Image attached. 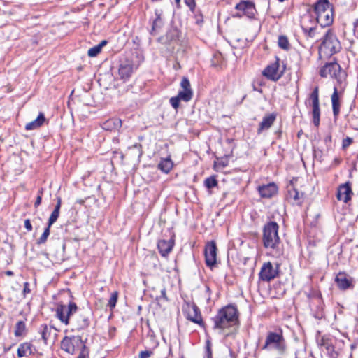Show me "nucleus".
Wrapping results in <instances>:
<instances>
[{"mask_svg": "<svg viewBox=\"0 0 358 358\" xmlns=\"http://www.w3.org/2000/svg\"><path fill=\"white\" fill-rule=\"evenodd\" d=\"M278 44V46L282 50H288L289 49V43L287 37L285 36H279Z\"/></svg>", "mask_w": 358, "mask_h": 358, "instance_id": "c9c22d12", "label": "nucleus"}, {"mask_svg": "<svg viewBox=\"0 0 358 358\" xmlns=\"http://www.w3.org/2000/svg\"><path fill=\"white\" fill-rule=\"evenodd\" d=\"M134 71V63L128 59H122L120 62L118 74L121 79L127 80Z\"/></svg>", "mask_w": 358, "mask_h": 358, "instance_id": "9b49d317", "label": "nucleus"}, {"mask_svg": "<svg viewBox=\"0 0 358 358\" xmlns=\"http://www.w3.org/2000/svg\"><path fill=\"white\" fill-rule=\"evenodd\" d=\"M180 87L184 91H192L189 80L187 78L183 77L180 82Z\"/></svg>", "mask_w": 358, "mask_h": 358, "instance_id": "a19ab883", "label": "nucleus"}, {"mask_svg": "<svg viewBox=\"0 0 358 358\" xmlns=\"http://www.w3.org/2000/svg\"><path fill=\"white\" fill-rule=\"evenodd\" d=\"M45 121V115L43 113H40L36 119L34 120L27 123L25 125L26 130H34L43 125L44 122Z\"/></svg>", "mask_w": 358, "mask_h": 358, "instance_id": "a878e982", "label": "nucleus"}, {"mask_svg": "<svg viewBox=\"0 0 358 358\" xmlns=\"http://www.w3.org/2000/svg\"><path fill=\"white\" fill-rule=\"evenodd\" d=\"M59 216V212L55 210L52 212L48 222V225H49V227H51V226L57 221Z\"/></svg>", "mask_w": 358, "mask_h": 358, "instance_id": "37998d69", "label": "nucleus"}, {"mask_svg": "<svg viewBox=\"0 0 358 358\" xmlns=\"http://www.w3.org/2000/svg\"><path fill=\"white\" fill-rule=\"evenodd\" d=\"M194 14V16L196 18V24H201L203 22V15L201 14V13L200 11L196 12L195 10V13Z\"/></svg>", "mask_w": 358, "mask_h": 358, "instance_id": "603ef678", "label": "nucleus"}, {"mask_svg": "<svg viewBox=\"0 0 358 358\" xmlns=\"http://www.w3.org/2000/svg\"><path fill=\"white\" fill-rule=\"evenodd\" d=\"M43 193V189H40L38 192V196L36 197V199L34 203L35 208H38L41 205V201H42Z\"/></svg>", "mask_w": 358, "mask_h": 358, "instance_id": "09e8293b", "label": "nucleus"}, {"mask_svg": "<svg viewBox=\"0 0 358 358\" xmlns=\"http://www.w3.org/2000/svg\"><path fill=\"white\" fill-rule=\"evenodd\" d=\"M278 186L274 182L262 185L258 187V192L262 198H271L278 193Z\"/></svg>", "mask_w": 358, "mask_h": 358, "instance_id": "dca6fc26", "label": "nucleus"}, {"mask_svg": "<svg viewBox=\"0 0 358 358\" xmlns=\"http://www.w3.org/2000/svg\"><path fill=\"white\" fill-rule=\"evenodd\" d=\"M6 274L7 275L11 276V275H13V271H7L6 272Z\"/></svg>", "mask_w": 358, "mask_h": 358, "instance_id": "69168bd1", "label": "nucleus"}, {"mask_svg": "<svg viewBox=\"0 0 358 358\" xmlns=\"http://www.w3.org/2000/svg\"><path fill=\"white\" fill-rule=\"evenodd\" d=\"M189 310L187 311L186 317L191 322L199 324L200 327L205 328V323L203 321L200 309L196 304L189 306Z\"/></svg>", "mask_w": 358, "mask_h": 358, "instance_id": "f8f14e48", "label": "nucleus"}, {"mask_svg": "<svg viewBox=\"0 0 358 358\" xmlns=\"http://www.w3.org/2000/svg\"><path fill=\"white\" fill-rule=\"evenodd\" d=\"M341 44L331 30H328L322 38V43L319 47V56L331 57L338 53L341 50Z\"/></svg>", "mask_w": 358, "mask_h": 358, "instance_id": "20e7f679", "label": "nucleus"}, {"mask_svg": "<svg viewBox=\"0 0 358 358\" xmlns=\"http://www.w3.org/2000/svg\"><path fill=\"white\" fill-rule=\"evenodd\" d=\"M217 248L215 241H210L206 244L204 255L205 262L208 267L212 268L217 264Z\"/></svg>", "mask_w": 358, "mask_h": 358, "instance_id": "6e6552de", "label": "nucleus"}, {"mask_svg": "<svg viewBox=\"0 0 358 358\" xmlns=\"http://www.w3.org/2000/svg\"><path fill=\"white\" fill-rule=\"evenodd\" d=\"M153 355V351L152 350H146L141 351L138 357L139 358H150Z\"/></svg>", "mask_w": 358, "mask_h": 358, "instance_id": "de8ad7c7", "label": "nucleus"}, {"mask_svg": "<svg viewBox=\"0 0 358 358\" xmlns=\"http://www.w3.org/2000/svg\"><path fill=\"white\" fill-rule=\"evenodd\" d=\"M66 308L69 310V311L74 313L78 310L77 305L73 302H70L69 305L66 306Z\"/></svg>", "mask_w": 358, "mask_h": 358, "instance_id": "864d4df0", "label": "nucleus"}, {"mask_svg": "<svg viewBox=\"0 0 358 358\" xmlns=\"http://www.w3.org/2000/svg\"><path fill=\"white\" fill-rule=\"evenodd\" d=\"M90 322L89 318L82 314L78 315L73 321V327L78 331L83 330L87 328L90 326Z\"/></svg>", "mask_w": 358, "mask_h": 358, "instance_id": "b1692460", "label": "nucleus"}, {"mask_svg": "<svg viewBox=\"0 0 358 358\" xmlns=\"http://www.w3.org/2000/svg\"><path fill=\"white\" fill-rule=\"evenodd\" d=\"M243 15H243L242 13H236V14L234 15L233 16H234V17H238V18H241V17H242Z\"/></svg>", "mask_w": 358, "mask_h": 358, "instance_id": "0e129e2a", "label": "nucleus"}, {"mask_svg": "<svg viewBox=\"0 0 358 358\" xmlns=\"http://www.w3.org/2000/svg\"><path fill=\"white\" fill-rule=\"evenodd\" d=\"M85 345L79 336H65L61 341V348L69 354H74L76 349Z\"/></svg>", "mask_w": 358, "mask_h": 358, "instance_id": "0eeeda50", "label": "nucleus"}, {"mask_svg": "<svg viewBox=\"0 0 358 358\" xmlns=\"http://www.w3.org/2000/svg\"><path fill=\"white\" fill-rule=\"evenodd\" d=\"M238 311L236 306L229 304L219 309L217 314L211 317L213 329L223 331L238 324Z\"/></svg>", "mask_w": 358, "mask_h": 358, "instance_id": "f257e3e1", "label": "nucleus"}, {"mask_svg": "<svg viewBox=\"0 0 358 358\" xmlns=\"http://www.w3.org/2000/svg\"><path fill=\"white\" fill-rule=\"evenodd\" d=\"M26 330V324L23 321H19L15 324L14 334L15 336H21Z\"/></svg>", "mask_w": 358, "mask_h": 358, "instance_id": "72a5a7b5", "label": "nucleus"}, {"mask_svg": "<svg viewBox=\"0 0 358 358\" xmlns=\"http://www.w3.org/2000/svg\"><path fill=\"white\" fill-rule=\"evenodd\" d=\"M287 349V344L282 329H278L275 331H268L264 344L262 347V350L273 351L279 356L286 355Z\"/></svg>", "mask_w": 358, "mask_h": 358, "instance_id": "f03ea898", "label": "nucleus"}, {"mask_svg": "<svg viewBox=\"0 0 358 358\" xmlns=\"http://www.w3.org/2000/svg\"><path fill=\"white\" fill-rule=\"evenodd\" d=\"M77 358H89V350L86 345H83Z\"/></svg>", "mask_w": 358, "mask_h": 358, "instance_id": "a18cd8bd", "label": "nucleus"}, {"mask_svg": "<svg viewBox=\"0 0 358 358\" xmlns=\"http://www.w3.org/2000/svg\"><path fill=\"white\" fill-rule=\"evenodd\" d=\"M32 346H33L32 344H31L30 343H28V342H24L23 343H21L17 348V356L21 358V357H27V356L31 355Z\"/></svg>", "mask_w": 358, "mask_h": 358, "instance_id": "bb28decb", "label": "nucleus"}, {"mask_svg": "<svg viewBox=\"0 0 358 358\" xmlns=\"http://www.w3.org/2000/svg\"><path fill=\"white\" fill-rule=\"evenodd\" d=\"M174 245V241L170 240H159L157 243V248L162 256L166 257L172 250Z\"/></svg>", "mask_w": 358, "mask_h": 358, "instance_id": "4be33fe9", "label": "nucleus"}, {"mask_svg": "<svg viewBox=\"0 0 358 358\" xmlns=\"http://www.w3.org/2000/svg\"><path fill=\"white\" fill-rule=\"evenodd\" d=\"M303 194H301L298 190L291 184L287 187V198L288 200L293 201L295 203H301Z\"/></svg>", "mask_w": 358, "mask_h": 358, "instance_id": "393cba45", "label": "nucleus"}, {"mask_svg": "<svg viewBox=\"0 0 358 358\" xmlns=\"http://www.w3.org/2000/svg\"><path fill=\"white\" fill-rule=\"evenodd\" d=\"M65 313H66L65 315H66V317H67V321H68V324H69V317L73 313L70 312V311H69V310L66 308Z\"/></svg>", "mask_w": 358, "mask_h": 358, "instance_id": "680f3d73", "label": "nucleus"}, {"mask_svg": "<svg viewBox=\"0 0 358 358\" xmlns=\"http://www.w3.org/2000/svg\"><path fill=\"white\" fill-rule=\"evenodd\" d=\"M350 183L349 182L342 184L338 186L337 189L336 197L338 201H342L344 203H348L351 200L352 194Z\"/></svg>", "mask_w": 358, "mask_h": 358, "instance_id": "2eb2a0df", "label": "nucleus"}, {"mask_svg": "<svg viewBox=\"0 0 358 358\" xmlns=\"http://www.w3.org/2000/svg\"><path fill=\"white\" fill-rule=\"evenodd\" d=\"M50 233V227H49V225H47V227L45 228L43 233L41 236V237L37 239L36 244L41 245L46 242L49 235Z\"/></svg>", "mask_w": 358, "mask_h": 358, "instance_id": "4c0bfd02", "label": "nucleus"}, {"mask_svg": "<svg viewBox=\"0 0 358 358\" xmlns=\"http://www.w3.org/2000/svg\"><path fill=\"white\" fill-rule=\"evenodd\" d=\"M313 10L317 17L319 15L326 13L327 10H333V6L329 0H319L315 3Z\"/></svg>", "mask_w": 358, "mask_h": 358, "instance_id": "412c9836", "label": "nucleus"}, {"mask_svg": "<svg viewBox=\"0 0 358 358\" xmlns=\"http://www.w3.org/2000/svg\"><path fill=\"white\" fill-rule=\"evenodd\" d=\"M181 101H183L185 102L189 101L193 96V92L192 91H184L180 90L178 92V94L177 95Z\"/></svg>", "mask_w": 358, "mask_h": 358, "instance_id": "f704fd0d", "label": "nucleus"}, {"mask_svg": "<svg viewBox=\"0 0 358 358\" xmlns=\"http://www.w3.org/2000/svg\"><path fill=\"white\" fill-rule=\"evenodd\" d=\"M317 29V27L307 28V27H305L304 26H302V30H303V33L305 34V35L307 37H309V38H315V37Z\"/></svg>", "mask_w": 358, "mask_h": 358, "instance_id": "ea45409f", "label": "nucleus"}, {"mask_svg": "<svg viewBox=\"0 0 358 358\" xmlns=\"http://www.w3.org/2000/svg\"><path fill=\"white\" fill-rule=\"evenodd\" d=\"M118 295L119 293L117 291H115L111 294V296L108 302V306L110 310H113L115 307L118 299Z\"/></svg>", "mask_w": 358, "mask_h": 358, "instance_id": "58836bf2", "label": "nucleus"}, {"mask_svg": "<svg viewBox=\"0 0 358 358\" xmlns=\"http://www.w3.org/2000/svg\"><path fill=\"white\" fill-rule=\"evenodd\" d=\"M160 297L163 298L165 301H168V297L166 296V289L165 288H163L161 290V296H160Z\"/></svg>", "mask_w": 358, "mask_h": 358, "instance_id": "052dcab7", "label": "nucleus"}, {"mask_svg": "<svg viewBox=\"0 0 358 358\" xmlns=\"http://www.w3.org/2000/svg\"><path fill=\"white\" fill-rule=\"evenodd\" d=\"M277 115L275 113L266 115L262 121L259 123V128L257 129V134H260L264 130H267L271 127L275 121Z\"/></svg>", "mask_w": 358, "mask_h": 358, "instance_id": "6ab92c4d", "label": "nucleus"}, {"mask_svg": "<svg viewBox=\"0 0 358 358\" xmlns=\"http://www.w3.org/2000/svg\"><path fill=\"white\" fill-rule=\"evenodd\" d=\"M101 50V49L100 48V45H96L89 49L87 55L90 57H94L97 56L100 53Z\"/></svg>", "mask_w": 358, "mask_h": 358, "instance_id": "79ce46f5", "label": "nucleus"}, {"mask_svg": "<svg viewBox=\"0 0 358 358\" xmlns=\"http://www.w3.org/2000/svg\"><path fill=\"white\" fill-rule=\"evenodd\" d=\"M52 332V328L48 327L46 324H43L39 328V333L45 344L47 343L48 338Z\"/></svg>", "mask_w": 358, "mask_h": 358, "instance_id": "7c9ffc66", "label": "nucleus"}, {"mask_svg": "<svg viewBox=\"0 0 358 358\" xmlns=\"http://www.w3.org/2000/svg\"><path fill=\"white\" fill-rule=\"evenodd\" d=\"M279 273V265H273L271 262H264L259 273V278L264 282H270L275 278Z\"/></svg>", "mask_w": 358, "mask_h": 358, "instance_id": "423d86ee", "label": "nucleus"}, {"mask_svg": "<svg viewBox=\"0 0 358 358\" xmlns=\"http://www.w3.org/2000/svg\"><path fill=\"white\" fill-rule=\"evenodd\" d=\"M309 105L312 107V115L313 124L315 127L320 125V108L319 101V88L315 87L309 96Z\"/></svg>", "mask_w": 358, "mask_h": 358, "instance_id": "39448f33", "label": "nucleus"}, {"mask_svg": "<svg viewBox=\"0 0 358 358\" xmlns=\"http://www.w3.org/2000/svg\"><path fill=\"white\" fill-rule=\"evenodd\" d=\"M78 203H80V204H83L84 203V201L83 200H80V201H78Z\"/></svg>", "mask_w": 358, "mask_h": 358, "instance_id": "774afa93", "label": "nucleus"}, {"mask_svg": "<svg viewBox=\"0 0 358 358\" xmlns=\"http://www.w3.org/2000/svg\"><path fill=\"white\" fill-rule=\"evenodd\" d=\"M185 3L189 7L191 12L194 13L196 10V1L195 0H184Z\"/></svg>", "mask_w": 358, "mask_h": 358, "instance_id": "49530a36", "label": "nucleus"}, {"mask_svg": "<svg viewBox=\"0 0 358 358\" xmlns=\"http://www.w3.org/2000/svg\"><path fill=\"white\" fill-rule=\"evenodd\" d=\"M31 290L29 289V283L26 282L24 283V289H23V295L24 297L26 296L27 294L30 293Z\"/></svg>", "mask_w": 358, "mask_h": 358, "instance_id": "6e6d98bb", "label": "nucleus"}, {"mask_svg": "<svg viewBox=\"0 0 358 358\" xmlns=\"http://www.w3.org/2000/svg\"><path fill=\"white\" fill-rule=\"evenodd\" d=\"M337 287L341 290H346L352 288L353 278L345 272H339L335 278Z\"/></svg>", "mask_w": 358, "mask_h": 358, "instance_id": "ddd939ff", "label": "nucleus"}, {"mask_svg": "<svg viewBox=\"0 0 358 358\" xmlns=\"http://www.w3.org/2000/svg\"><path fill=\"white\" fill-rule=\"evenodd\" d=\"M130 149H136L138 150V157H140L142 155V150H141V145L139 143H135L131 147L129 148Z\"/></svg>", "mask_w": 358, "mask_h": 358, "instance_id": "5fc2aeb1", "label": "nucleus"}, {"mask_svg": "<svg viewBox=\"0 0 358 358\" xmlns=\"http://www.w3.org/2000/svg\"><path fill=\"white\" fill-rule=\"evenodd\" d=\"M218 182L215 176L206 178L204 180V185L208 189H211L217 186Z\"/></svg>", "mask_w": 358, "mask_h": 358, "instance_id": "e433bc0d", "label": "nucleus"}, {"mask_svg": "<svg viewBox=\"0 0 358 358\" xmlns=\"http://www.w3.org/2000/svg\"><path fill=\"white\" fill-rule=\"evenodd\" d=\"M235 8L249 18L255 17L257 12L255 4L250 1H241L236 4Z\"/></svg>", "mask_w": 358, "mask_h": 358, "instance_id": "4468645a", "label": "nucleus"}, {"mask_svg": "<svg viewBox=\"0 0 358 358\" xmlns=\"http://www.w3.org/2000/svg\"><path fill=\"white\" fill-rule=\"evenodd\" d=\"M318 345L325 349L331 347L333 344L338 343L335 338L330 335H324L317 341Z\"/></svg>", "mask_w": 358, "mask_h": 358, "instance_id": "c85d7f7f", "label": "nucleus"}, {"mask_svg": "<svg viewBox=\"0 0 358 358\" xmlns=\"http://www.w3.org/2000/svg\"><path fill=\"white\" fill-rule=\"evenodd\" d=\"M107 43V41L103 40L99 44L97 45H100V48L102 49V48Z\"/></svg>", "mask_w": 358, "mask_h": 358, "instance_id": "e2e57ef3", "label": "nucleus"}, {"mask_svg": "<svg viewBox=\"0 0 358 358\" xmlns=\"http://www.w3.org/2000/svg\"><path fill=\"white\" fill-rule=\"evenodd\" d=\"M337 343L333 344L331 347L326 348L327 354L329 358H338L340 355V348L336 349Z\"/></svg>", "mask_w": 358, "mask_h": 358, "instance_id": "473e14b6", "label": "nucleus"}, {"mask_svg": "<svg viewBox=\"0 0 358 358\" xmlns=\"http://www.w3.org/2000/svg\"><path fill=\"white\" fill-rule=\"evenodd\" d=\"M340 65L337 62L327 63L320 71L321 77L327 78L328 76L336 77L337 72L340 70Z\"/></svg>", "mask_w": 358, "mask_h": 358, "instance_id": "f3484780", "label": "nucleus"}, {"mask_svg": "<svg viewBox=\"0 0 358 358\" xmlns=\"http://www.w3.org/2000/svg\"><path fill=\"white\" fill-rule=\"evenodd\" d=\"M279 59L277 58L275 62L268 65L262 71L263 76L273 81L278 80L283 74V71H279Z\"/></svg>", "mask_w": 358, "mask_h": 358, "instance_id": "9d476101", "label": "nucleus"}, {"mask_svg": "<svg viewBox=\"0 0 358 358\" xmlns=\"http://www.w3.org/2000/svg\"><path fill=\"white\" fill-rule=\"evenodd\" d=\"M180 101L181 100L180 99V98L178 96H176L171 97L169 100V102L174 109H178L180 106Z\"/></svg>", "mask_w": 358, "mask_h": 358, "instance_id": "c03bdc74", "label": "nucleus"}, {"mask_svg": "<svg viewBox=\"0 0 358 358\" xmlns=\"http://www.w3.org/2000/svg\"><path fill=\"white\" fill-rule=\"evenodd\" d=\"M316 20L322 28L331 25L334 21V10H327L326 13L319 15Z\"/></svg>", "mask_w": 358, "mask_h": 358, "instance_id": "aec40b11", "label": "nucleus"}, {"mask_svg": "<svg viewBox=\"0 0 358 358\" xmlns=\"http://www.w3.org/2000/svg\"><path fill=\"white\" fill-rule=\"evenodd\" d=\"M122 126L120 119L115 118L107 120L103 123V128L106 130L118 129Z\"/></svg>", "mask_w": 358, "mask_h": 358, "instance_id": "c756f323", "label": "nucleus"}, {"mask_svg": "<svg viewBox=\"0 0 358 358\" xmlns=\"http://www.w3.org/2000/svg\"><path fill=\"white\" fill-rule=\"evenodd\" d=\"M279 225L274 221H270L264 226L262 243L266 249L275 250L278 255L281 254L280 238L278 235Z\"/></svg>", "mask_w": 358, "mask_h": 358, "instance_id": "7ed1b4c3", "label": "nucleus"}, {"mask_svg": "<svg viewBox=\"0 0 358 358\" xmlns=\"http://www.w3.org/2000/svg\"><path fill=\"white\" fill-rule=\"evenodd\" d=\"M181 36V32L176 27L169 29L166 33L157 38V42L163 45H171L177 43Z\"/></svg>", "mask_w": 358, "mask_h": 358, "instance_id": "1a4fd4ad", "label": "nucleus"}, {"mask_svg": "<svg viewBox=\"0 0 358 358\" xmlns=\"http://www.w3.org/2000/svg\"><path fill=\"white\" fill-rule=\"evenodd\" d=\"M62 204V199L60 197L57 198V204L55 207L54 210L59 212Z\"/></svg>", "mask_w": 358, "mask_h": 358, "instance_id": "13d9d810", "label": "nucleus"}, {"mask_svg": "<svg viewBox=\"0 0 358 358\" xmlns=\"http://www.w3.org/2000/svg\"><path fill=\"white\" fill-rule=\"evenodd\" d=\"M353 31L355 34H357L358 37V19H357L353 23Z\"/></svg>", "mask_w": 358, "mask_h": 358, "instance_id": "bf43d9fd", "label": "nucleus"}, {"mask_svg": "<svg viewBox=\"0 0 358 358\" xmlns=\"http://www.w3.org/2000/svg\"><path fill=\"white\" fill-rule=\"evenodd\" d=\"M162 9L157 8L155 10V17L152 20L151 30L150 31L151 35H156L157 32L163 27L164 20L162 17Z\"/></svg>", "mask_w": 358, "mask_h": 358, "instance_id": "a211bd4d", "label": "nucleus"}, {"mask_svg": "<svg viewBox=\"0 0 358 358\" xmlns=\"http://www.w3.org/2000/svg\"><path fill=\"white\" fill-rule=\"evenodd\" d=\"M332 111L334 119H336L340 113L341 101L340 95L336 87H334V92L331 96Z\"/></svg>", "mask_w": 358, "mask_h": 358, "instance_id": "5701e85b", "label": "nucleus"}, {"mask_svg": "<svg viewBox=\"0 0 358 358\" xmlns=\"http://www.w3.org/2000/svg\"><path fill=\"white\" fill-rule=\"evenodd\" d=\"M66 311V306L59 305L57 306L56 309V315L57 317L66 325L68 324L67 317L65 313Z\"/></svg>", "mask_w": 358, "mask_h": 358, "instance_id": "2f4dec72", "label": "nucleus"}, {"mask_svg": "<svg viewBox=\"0 0 358 358\" xmlns=\"http://www.w3.org/2000/svg\"><path fill=\"white\" fill-rule=\"evenodd\" d=\"M173 166V162L170 157L163 158L157 165L159 170L165 173H169Z\"/></svg>", "mask_w": 358, "mask_h": 358, "instance_id": "cd10ccee", "label": "nucleus"}, {"mask_svg": "<svg viewBox=\"0 0 358 358\" xmlns=\"http://www.w3.org/2000/svg\"><path fill=\"white\" fill-rule=\"evenodd\" d=\"M206 353L207 358H212L211 343L210 341L208 340L206 341Z\"/></svg>", "mask_w": 358, "mask_h": 358, "instance_id": "3c124183", "label": "nucleus"}, {"mask_svg": "<svg viewBox=\"0 0 358 358\" xmlns=\"http://www.w3.org/2000/svg\"><path fill=\"white\" fill-rule=\"evenodd\" d=\"M353 142V139L350 137H346L345 138H343L342 142V148L343 149H346L348 147H349Z\"/></svg>", "mask_w": 358, "mask_h": 358, "instance_id": "8fccbe9b", "label": "nucleus"}, {"mask_svg": "<svg viewBox=\"0 0 358 358\" xmlns=\"http://www.w3.org/2000/svg\"><path fill=\"white\" fill-rule=\"evenodd\" d=\"M24 227L28 231H31L32 230V225L29 219H27L24 220Z\"/></svg>", "mask_w": 358, "mask_h": 358, "instance_id": "4d7b16f0", "label": "nucleus"}, {"mask_svg": "<svg viewBox=\"0 0 358 358\" xmlns=\"http://www.w3.org/2000/svg\"><path fill=\"white\" fill-rule=\"evenodd\" d=\"M176 3L179 7L180 5V0H175Z\"/></svg>", "mask_w": 358, "mask_h": 358, "instance_id": "338daca9", "label": "nucleus"}]
</instances>
